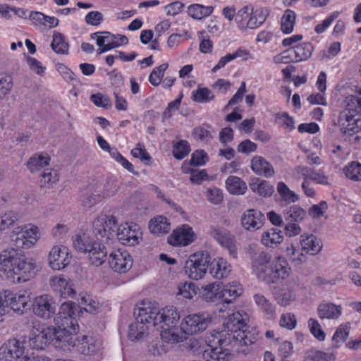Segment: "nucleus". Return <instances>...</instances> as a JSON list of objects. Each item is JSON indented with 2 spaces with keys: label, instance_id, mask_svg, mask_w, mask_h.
<instances>
[{
  "label": "nucleus",
  "instance_id": "nucleus-1",
  "mask_svg": "<svg viewBox=\"0 0 361 361\" xmlns=\"http://www.w3.org/2000/svg\"><path fill=\"white\" fill-rule=\"evenodd\" d=\"M76 304L64 302L54 318L56 326H49L39 331L30 341V345L37 350H43L47 344L52 343L56 348L71 350L78 340L79 326L73 315Z\"/></svg>",
  "mask_w": 361,
  "mask_h": 361
},
{
  "label": "nucleus",
  "instance_id": "nucleus-2",
  "mask_svg": "<svg viewBox=\"0 0 361 361\" xmlns=\"http://www.w3.org/2000/svg\"><path fill=\"white\" fill-rule=\"evenodd\" d=\"M249 253L252 268L259 280L268 284L276 283L289 275L290 269L283 257H278L272 260L268 252L252 247H250Z\"/></svg>",
  "mask_w": 361,
  "mask_h": 361
},
{
  "label": "nucleus",
  "instance_id": "nucleus-3",
  "mask_svg": "<svg viewBox=\"0 0 361 361\" xmlns=\"http://www.w3.org/2000/svg\"><path fill=\"white\" fill-rule=\"evenodd\" d=\"M38 266L32 259L22 255L17 249L6 250L0 254V276L20 281H27L32 278Z\"/></svg>",
  "mask_w": 361,
  "mask_h": 361
},
{
  "label": "nucleus",
  "instance_id": "nucleus-4",
  "mask_svg": "<svg viewBox=\"0 0 361 361\" xmlns=\"http://www.w3.org/2000/svg\"><path fill=\"white\" fill-rule=\"evenodd\" d=\"M73 247L78 252L88 253L90 261L95 266L102 265L106 260L107 250L97 243L87 233L79 231L73 236Z\"/></svg>",
  "mask_w": 361,
  "mask_h": 361
},
{
  "label": "nucleus",
  "instance_id": "nucleus-5",
  "mask_svg": "<svg viewBox=\"0 0 361 361\" xmlns=\"http://www.w3.org/2000/svg\"><path fill=\"white\" fill-rule=\"evenodd\" d=\"M249 319L248 315L243 312H235L229 314L224 323V329L216 332V338L219 339L225 345L238 342V334L247 326Z\"/></svg>",
  "mask_w": 361,
  "mask_h": 361
},
{
  "label": "nucleus",
  "instance_id": "nucleus-6",
  "mask_svg": "<svg viewBox=\"0 0 361 361\" xmlns=\"http://www.w3.org/2000/svg\"><path fill=\"white\" fill-rule=\"evenodd\" d=\"M118 227L117 219L113 215L101 214L92 224L94 237L104 243L116 239Z\"/></svg>",
  "mask_w": 361,
  "mask_h": 361
},
{
  "label": "nucleus",
  "instance_id": "nucleus-7",
  "mask_svg": "<svg viewBox=\"0 0 361 361\" xmlns=\"http://www.w3.org/2000/svg\"><path fill=\"white\" fill-rule=\"evenodd\" d=\"M157 318L159 326L157 328L161 329V338L168 342L176 341V336L173 329L180 319L177 310L173 307H166L161 310L159 309Z\"/></svg>",
  "mask_w": 361,
  "mask_h": 361
},
{
  "label": "nucleus",
  "instance_id": "nucleus-8",
  "mask_svg": "<svg viewBox=\"0 0 361 361\" xmlns=\"http://www.w3.org/2000/svg\"><path fill=\"white\" fill-rule=\"evenodd\" d=\"M216 332H214L209 339V344L203 351V358L205 361H228L231 352L235 351L232 345H225L218 338H216Z\"/></svg>",
  "mask_w": 361,
  "mask_h": 361
},
{
  "label": "nucleus",
  "instance_id": "nucleus-9",
  "mask_svg": "<svg viewBox=\"0 0 361 361\" xmlns=\"http://www.w3.org/2000/svg\"><path fill=\"white\" fill-rule=\"evenodd\" d=\"M209 262L210 257L207 253H195L185 262V271L190 279H200L206 274Z\"/></svg>",
  "mask_w": 361,
  "mask_h": 361
},
{
  "label": "nucleus",
  "instance_id": "nucleus-10",
  "mask_svg": "<svg viewBox=\"0 0 361 361\" xmlns=\"http://www.w3.org/2000/svg\"><path fill=\"white\" fill-rule=\"evenodd\" d=\"M10 238L17 248L30 247L37 240V228L31 225L17 226L11 231Z\"/></svg>",
  "mask_w": 361,
  "mask_h": 361
},
{
  "label": "nucleus",
  "instance_id": "nucleus-11",
  "mask_svg": "<svg viewBox=\"0 0 361 361\" xmlns=\"http://www.w3.org/2000/svg\"><path fill=\"white\" fill-rule=\"evenodd\" d=\"M142 231L135 224L125 223L118 226L116 238L124 245L135 246L142 239Z\"/></svg>",
  "mask_w": 361,
  "mask_h": 361
},
{
  "label": "nucleus",
  "instance_id": "nucleus-12",
  "mask_svg": "<svg viewBox=\"0 0 361 361\" xmlns=\"http://www.w3.org/2000/svg\"><path fill=\"white\" fill-rule=\"evenodd\" d=\"M211 319L204 314H192L186 316L180 324L182 331L187 334H194L204 331Z\"/></svg>",
  "mask_w": 361,
  "mask_h": 361
},
{
  "label": "nucleus",
  "instance_id": "nucleus-13",
  "mask_svg": "<svg viewBox=\"0 0 361 361\" xmlns=\"http://www.w3.org/2000/svg\"><path fill=\"white\" fill-rule=\"evenodd\" d=\"M344 136H353L361 130L360 115L339 113L336 124Z\"/></svg>",
  "mask_w": 361,
  "mask_h": 361
},
{
  "label": "nucleus",
  "instance_id": "nucleus-14",
  "mask_svg": "<svg viewBox=\"0 0 361 361\" xmlns=\"http://www.w3.org/2000/svg\"><path fill=\"white\" fill-rule=\"evenodd\" d=\"M209 234L223 247L226 248L228 251L231 257L233 258L237 257V249L235 238L228 231L223 228L211 226Z\"/></svg>",
  "mask_w": 361,
  "mask_h": 361
},
{
  "label": "nucleus",
  "instance_id": "nucleus-15",
  "mask_svg": "<svg viewBox=\"0 0 361 361\" xmlns=\"http://www.w3.org/2000/svg\"><path fill=\"white\" fill-rule=\"evenodd\" d=\"M133 259L126 251L120 250L112 251L109 258L110 267L116 272L126 273L133 266Z\"/></svg>",
  "mask_w": 361,
  "mask_h": 361
},
{
  "label": "nucleus",
  "instance_id": "nucleus-16",
  "mask_svg": "<svg viewBox=\"0 0 361 361\" xmlns=\"http://www.w3.org/2000/svg\"><path fill=\"white\" fill-rule=\"evenodd\" d=\"M159 307L154 302L143 303L142 307L135 312V319L140 323L152 324L154 327L159 326L158 322Z\"/></svg>",
  "mask_w": 361,
  "mask_h": 361
},
{
  "label": "nucleus",
  "instance_id": "nucleus-17",
  "mask_svg": "<svg viewBox=\"0 0 361 361\" xmlns=\"http://www.w3.org/2000/svg\"><path fill=\"white\" fill-rule=\"evenodd\" d=\"M56 303L48 295L36 298L32 303L33 313L39 317L49 319L55 313Z\"/></svg>",
  "mask_w": 361,
  "mask_h": 361
},
{
  "label": "nucleus",
  "instance_id": "nucleus-18",
  "mask_svg": "<svg viewBox=\"0 0 361 361\" xmlns=\"http://www.w3.org/2000/svg\"><path fill=\"white\" fill-rule=\"evenodd\" d=\"M23 343L16 339H10L0 348V355L6 361H16L24 353Z\"/></svg>",
  "mask_w": 361,
  "mask_h": 361
},
{
  "label": "nucleus",
  "instance_id": "nucleus-19",
  "mask_svg": "<svg viewBox=\"0 0 361 361\" xmlns=\"http://www.w3.org/2000/svg\"><path fill=\"white\" fill-rule=\"evenodd\" d=\"M71 257L66 247L54 246L49 255V264L55 270H61L70 263Z\"/></svg>",
  "mask_w": 361,
  "mask_h": 361
},
{
  "label": "nucleus",
  "instance_id": "nucleus-20",
  "mask_svg": "<svg viewBox=\"0 0 361 361\" xmlns=\"http://www.w3.org/2000/svg\"><path fill=\"white\" fill-rule=\"evenodd\" d=\"M194 240V233L188 225H183L174 230L168 237V243L173 246L188 245Z\"/></svg>",
  "mask_w": 361,
  "mask_h": 361
},
{
  "label": "nucleus",
  "instance_id": "nucleus-21",
  "mask_svg": "<svg viewBox=\"0 0 361 361\" xmlns=\"http://www.w3.org/2000/svg\"><path fill=\"white\" fill-rule=\"evenodd\" d=\"M238 334V342L235 344L231 343V345H232V348H235V352L246 355L248 349L244 348V346L255 343L258 339V334L255 330H248L247 326L243 331H240Z\"/></svg>",
  "mask_w": 361,
  "mask_h": 361
},
{
  "label": "nucleus",
  "instance_id": "nucleus-22",
  "mask_svg": "<svg viewBox=\"0 0 361 361\" xmlns=\"http://www.w3.org/2000/svg\"><path fill=\"white\" fill-rule=\"evenodd\" d=\"M264 214L257 209H248L242 216L241 223L245 229L254 231L259 229L264 221Z\"/></svg>",
  "mask_w": 361,
  "mask_h": 361
},
{
  "label": "nucleus",
  "instance_id": "nucleus-23",
  "mask_svg": "<svg viewBox=\"0 0 361 361\" xmlns=\"http://www.w3.org/2000/svg\"><path fill=\"white\" fill-rule=\"evenodd\" d=\"M52 289L59 293L62 298H73L75 295L72 284L69 280L63 276H54L50 280Z\"/></svg>",
  "mask_w": 361,
  "mask_h": 361
},
{
  "label": "nucleus",
  "instance_id": "nucleus-24",
  "mask_svg": "<svg viewBox=\"0 0 361 361\" xmlns=\"http://www.w3.org/2000/svg\"><path fill=\"white\" fill-rule=\"evenodd\" d=\"M97 36V44L99 47V54L106 52L110 49L118 47L117 36L109 32H97L92 34V38Z\"/></svg>",
  "mask_w": 361,
  "mask_h": 361
},
{
  "label": "nucleus",
  "instance_id": "nucleus-25",
  "mask_svg": "<svg viewBox=\"0 0 361 361\" xmlns=\"http://www.w3.org/2000/svg\"><path fill=\"white\" fill-rule=\"evenodd\" d=\"M251 169L255 174L266 178L272 177L275 173L272 165L260 156H255L252 159Z\"/></svg>",
  "mask_w": 361,
  "mask_h": 361
},
{
  "label": "nucleus",
  "instance_id": "nucleus-26",
  "mask_svg": "<svg viewBox=\"0 0 361 361\" xmlns=\"http://www.w3.org/2000/svg\"><path fill=\"white\" fill-rule=\"evenodd\" d=\"M242 293L243 288L241 286L235 282L228 283L224 286V288L221 287L220 299L222 300V305L232 303Z\"/></svg>",
  "mask_w": 361,
  "mask_h": 361
},
{
  "label": "nucleus",
  "instance_id": "nucleus-27",
  "mask_svg": "<svg viewBox=\"0 0 361 361\" xmlns=\"http://www.w3.org/2000/svg\"><path fill=\"white\" fill-rule=\"evenodd\" d=\"M209 264V272L216 279L226 278L231 271V266L222 257L215 258Z\"/></svg>",
  "mask_w": 361,
  "mask_h": 361
},
{
  "label": "nucleus",
  "instance_id": "nucleus-28",
  "mask_svg": "<svg viewBox=\"0 0 361 361\" xmlns=\"http://www.w3.org/2000/svg\"><path fill=\"white\" fill-rule=\"evenodd\" d=\"M8 300V310L11 309L15 312L21 314L26 310L28 303L30 302V295L27 292L16 294L11 292Z\"/></svg>",
  "mask_w": 361,
  "mask_h": 361
},
{
  "label": "nucleus",
  "instance_id": "nucleus-29",
  "mask_svg": "<svg viewBox=\"0 0 361 361\" xmlns=\"http://www.w3.org/2000/svg\"><path fill=\"white\" fill-rule=\"evenodd\" d=\"M341 313V306L331 302H323L317 307V314L321 319H336Z\"/></svg>",
  "mask_w": 361,
  "mask_h": 361
},
{
  "label": "nucleus",
  "instance_id": "nucleus-30",
  "mask_svg": "<svg viewBox=\"0 0 361 361\" xmlns=\"http://www.w3.org/2000/svg\"><path fill=\"white\" fill-rule=\"evenodd\" d=\"M249 185L253 192L263 197H271L274 192V188L271 184L267 180H260L259 178L252 179Z\"/></svg>",
  "mask_w": 361,
  "mask_h": 361
},
{
  "label": "nucleus",
  "instance_id": "nucleus-31",
  "mask_svg": "<svg viewBox=\"0 0 361 361\" xmlns=\"http://www.w3.org/2000/svg\"><path fill=\"white\" fill-rule=\"evenodd\" d=\"M300 243L302 246V251L305 253H309L314 255L318 253L322 249L321 240L314 235L300 236Z\"/></svg>",
  "mask_w": 361,
  "mask_h": 361
},
{
  "label": "nucleus",
  "instance_id": "nucleus-32",
  "mask_svg": "<svg viewBox=\"0 0 361 361\" xmlns=\"http://www.w3.org/2000/svg\"><path fill=\"white\" fill-rule=\"evenodd\" d=\"M281 231L276 228L264 231L261 237V243L266 247H273L283 241Z\"/></svg>",
  "mask_w": 361,
  "mask_h": 361
},
{
  "label": "nucleus",
  "instance_id": "nucleus-33",
  "mask_svg": "<svg viewBox=\"0 0 361 361\" xmlns=\"http://www.w3.org/2000/svg\"><path fill=\"white\" fill-rule=\"evenodd\" d=\"M221 283L214 282L202 286L200 294L203 300L207 302H214L217 298L220 299Z\"/></svg>",
  "mask_w": 361,
  "mask_h": 361
},
{
  "label": "nucleus",
  "instance_id": "nucleus-34",
  "mask_svg": "<svg viewBox=\"0 0 361 361\" xmlns=\"http://www.w3.org/2000/svg\"><path fill=\"white\" fill-rule=\"evenodd\" d=\"M149 228L152 233L159 235L168 233L171 230V226L166 217L159 216L150 221Z\"/></svg>",
  "mask_w": 361,
  "mask_h": 361
},
{
  "label": "nucleus",
  "instance_id": "nucleus-35",
  "mask_svg": "<svg viewBox=\"0 0 361 361\" xmlns=\"http://www.w3.org/2000/svg\"><path fill=\"white\" fill-rule=\"evenodd\" d=\"M102 343L100 340L93 338H88L84 336L80 343V350L84 355H92L99 353L102 348Z\"/></svg>",
  "mask_w": 361,
  "mask_h": 361
},
{
  "label": "nucleus",
  "instance_id": "nucleus-36",
  "mask_svg": "<svg viewBox=\"0 0 361 361\" xmlns=\"http://www.w3.org/2000/svg\"><path fill=\"white\" fill-rule=\"evenodd\" d=\"M213 11V6H205L199 4H191L187 8L188 16L196 20H201L205 17L209 16Z\"/></svg>",
  "mask_w": 361,
  "mask_h": 361
},
{
  "label": "nucleus",
  "instance_id": "nucleus-37",
  "mask_svg": "<svg viewBox=\"0 0 361 361\" xmlns=\"http://www.w3.org/2000/svg\"><path fill=\"white\" fill-rule=\"evenodd\" d=\"M226 186L228 191L233 195H243L247 190L245 182L237 176H229L226 180Z\"/></svg>",
  "mask_w": 361,
  "mask_h": 361
},
{
  "label": "nucleus",
  "instance_id": "nucleus-38",
  "mask_svg": "<svg viewBox=\"0 0 361 361\" xmlns=\"http://www.w3.org/2000/svg\"><path fill=\"white\" fill-rule=\"evenodd\" d=\"M305 216V211L298 205H292L283 210V217L286 221L300 223Z\"/></svg>",
  "mask_w": 361,
  "mask_h": 361
},
{
  "label": "nucleus",
  "instance_id": "nucleus-39",
  "mask_svg": "<svg viewBox=\"0 0 361 361\" xmlns=\"http://www.w3.org/2000/svg\"><path fill=\"white\" fill-rule=\"evenodd\" d=\"M342 110L340 113L346 114L360 115L361 111V104L358 100V97L350 95L345 98L342 102Z\"/></svg>",
  "mask_w": 361,
  "mask_h": 361
},
{
  "label": "nucleus",
  "instance_id": "nucleus-40",
  "mask_svg": "<svg viewBox=\"0 0 361 361\" xmlns=\"http://www.w3.org/2000/svg\"><path fill=\"white\" fill-rule=\"evenodd\" d=\"M50 157L48 154H36L31 157L27 162V168L31 173H35L48 166Z\"/></svg>",
  "mask_w": 361,
  "mask_h": 361
},
{
  "label": "nucleus",
  "instance_id": "nucleus-41",
  "mask_svg": "<svg viewBox=\"0 0 361 361\" xmlns=\"http://www.w3.org/2000/svg\"><path fill=\"white\" fill-rule=\"evenodd\" d=\"M336 355L334 353H324L312 348L307 350L303 356V361H334Z\"/></svg>",
  "mask_w": 361,
  "mask_h": 361
},
{
  "label": "nucleus",
  "instance_id": "nucleus-42",
  "mask_svg": "<svg viewBox=\"0 0 361 361\" xmlns=\"http://www.w3.org/2000/svg\"><path fill=\"white\" fill-rule=\"evenodd\" d=\"M53 51L58 54H68L69 44L65 41V36L60 32H54L51 44Z\"/></svg>",
  "mask_w": 361,
  "mask_h": 361
},
{
  "label": "nucleus",
  "instance_id": "nucleus-43",
  "mask_svg": "<svg viewBox=\"0 0 361 361\" xmlns=\"http://www.w3.org/2000/svg\"><path fill=\"white\" fill-rule=\"evenodd\" d=\"M295 62L307 60L312 55L313 47L309 42H304L299 45L291 47Z\"/></svg>",
  "mask_w": 361,
  "mask_h": 361
},
{
  "label": "nucleus",
  "instance_id": "nucleus-44",
  "mask_svg": "<svg viewBox=\"0 0 361 361\" xmlns=\"http://www.w3.org/2000/svg\"><path fill=\"white\" fill-rule=\"evenodd\" d=\"M296 14L290 9L285 11L281 20V29L285 34H289L293 32L295 24Z\"/></svg>",
  "mask_w": 361,
  "mask_h": 361
},
{
  "label": "nucleus",
  "instance_id": "nucleus-45",
  "mask_svg": "<svg viewBox=\"0 0 361 361\" xmlns=\"http://www.w3.org/2000/svg\"><path fill=\"white\" fill-rule=\"evenodd\" d=\"M277 192L281 197V203H293L298 200V195L283 183L279 182L277 185Z\"/></svg>",
  "mask_w": 361,
  "mask_h": 361
},
{
  "label": "nucleus",
  "instance_id": "nucleus-46",
  "mask_svg": "<svg viewBox=\"0 0 361 361\" xmlns=\"http://www.w3.org/2000/svg\"><path fill=\"white\" fill-rule=\"evenodd\" d=\"M192 99L198 103H207L214 99V94L207 87H199L192 92Z\"/></svg>",
  "mask_w": 361,
  "mask_h": 361
},
{
  "label": "nucleus",
  "instance_id": "nucleus-47",
  "mask_svg": "<svg viewBox=\"0 0 361 361\" xmlns=\"http://www.w3.org/2000/svg\"><path fill=\"white\" fill-rule=\"evenodd\" d=\"M253 11V7L251 6H245L243 8H240L237 13L235 16V22L238 25V27L242 31L245 30L246 23L250 18V16L252 14Z\"/></svg>",
  "mask_w": 361,
  "mask_h": 361
},
{
  "label": "nucleus",
  "instance_id": "nucleus-48",
  "mask_svg": "<svg viewBox=\"0 0 361 361\" xmlns=\"http://www.w3.org/2000/svg\"><path fill=\"white\" fill-rule=\"evenodd\" d=\"M147 329V326L145 323H140L135 319V322L129 326L128 338L131 341L140 339Z\"/></svg>",
  "mask_w": 361,
  "mask_h": 361
},
{
  "label": "nucleus",
  "instance_id": "nucleus-49",
  "mask_svg": "<svg viewBox=\"0 0 361 361\" xmlns=\"http://www.w3.org/2000/svg\"><path fill=\"white\" fill-rule=\"evenodd\" d=\"M190 152V147L188 141L180 140L173 142L172 153L177 159H182L186 157Z\"/></svg>",
  "mask_w": 361,
  "mask_h": 361
},
{
  "label": "nucleus",
  "instance_id": "nucleus-50",
  "mask_svg": "<svg viewBox=\"0 0 361 361\" xmlns=\"http://www.w3.org/2000/svg\"><path fill=\"white\" fill-rule=\"evenodd\" d=\"M344 173L349 179L359 181L361 180V164L358 162L352 161L345 167Z\"/></svg>",
  "mask_w": 361,
  "mask_h": 361
},
{
  "label": "nucleus",
  "instance_id": "nucleus-51",
  "mask_svg": "<svg viewBox=\"0 0 361 361\" xmlns=\"http://www.w3.org/2000/svg\"><path fill=\"white\" fill-rule=\"evenodd\" d=\"M13 79L10 75L0 74V100L4 99L11 92Z\"/></svg>",
  "mask_w": 361,
  "mask_h": 361
},
{
  "label": "nucleus",
  "instance_id": "nucleus-52",
  "mask_svg": "<svg viewBox=\"0 0 361 361\" xmlns=\"http://www.w3.org/2000/svg\"><path fill=\"white\" fill-rule=\"evenodd\" d=\"M350 326L348 324H341L336 329L334 333L332 340L334 345L337 348L339 343L344 342L349 335Z\"/></svg>",
  "mask_w": 361,
  "mask_h": 361
},
{
  "label": "nucleus",
  "instance_id": "nucleus-53",
  "mask_svg": "<svg viewBox=\"0 0 361 361\" xmlns=\"http://www.w3.org/2000/svg\"><path fill=\"white\" fill-rule=\"evenodd\" d=\"M18 219L17 214L9 211L0 216V231H5L13 226Z\"/></svg>",
  "mask_w": 361,
  "mask_h": 361
},
{
  "label": "nucleus",
  "instance_id": "nucleus-54",
  "mask_svg": "<svg viewBox=\"0 0 361 361\" xmlns=\"http://www.w3.org/2000/svg\"><path fill=\"white\" fill-rule=\"evenodd\" d=\"M254 299L257 306L266 314H271L274 312V305L262 294H255Z\"/></svg>",
  "mask_w": 361,
  "mask_h": 361
},
{
  "label": "nucleus",
  "instance_id": "nucleus-55",
  "mask_svg": "<svg viewBox=\"0 0 361 361\" xmlns=\"http://www.w3.org/2000/svg\"><path fill=\"white\" fill-rule=\"evenodd\" d=\"M295 295L290 289H282L276 295L277 302L281 306H287L295 300Z\"/></svg>",
  "mask_w": 361,
  "mask_h": 361
},
{
  "label": "nucleus",
  "instance_id": "nucleus-56",
  "mask_svg": "<svg viewBox=\"0 0 361 361\" xmlns=\"http://www.w3.org/2000/svg\"><path fill=\"white\" fill-rule=\"evenodd\" d=\"M168 63H162L153 69L149 75V80L154 86H158L164 76L165 71L167 69Z\"/></svg>",
  "mask_w": 361,
  "mask_h": 361
},
{
  "label": "nucleus",
  "instance_id": "nucleus-57",
  "mask_svg": "<svg viewBox=\"0 0 361 361\" xmlns=\"http://www.w3.org/2000/svg\"><path fill=\"white\" fill-rule=\"evenodd\" d=\"M286 255L290 262L296 264H300L305 260V255L292 244L286 247Z\"/></svg>",
  "mask_w": 361,
  "mask_h": 361
},
{
  "label": "nucleus",
  "instance_id": "nucleus-58",
  "mask_svg": "<svg viewBox=\"0 0 361 361\" xmlns=\"http://www.w3.org/2000/svg\"><path fill=\"white\" fill-rule=\"evenodd\" d=\"M308 326L311 334L314 336V338L320 341L325 339L326 334L317 320L310 318L308 320Z\"/></svg>",
  "mask_w": 361,
  "mask_h": 361
},
{
  "label": "nucleus",
  "instance_id": "nucleus-59",
  "mask_svg": "<svg viewBox=\"0 0 361 361\" xmlns=\"http://www.w3.org/2000/svg\"><path fill=\"white\" fill-rule=\"evenodd\" d=\"M131 154L135 158L140 159L146 164H149L152 161V157L147 152L145 147L141 143H137V147L131 150Z\"/></svg>",
  "mask_w": 361,
  "mask_h": 361
},
{
  "label": "nucleus",
  "instance_id": "nucleus-60",
  "mask_svg": "<svg viewBox=\"0 0 361 361\" xmlns=\"http://www.w3.org/2000/svg\"><path fill=\"white\" fill-rule=\"evenodd\" d=\"M90 100L94 105L99 107L109 109L111 106V102L109 98L101 93L92 94Z\"/></svg>",
  "mask_w": 361,
  "mask_h": 361
},
{
  "label": "nucleus",
  "instance_id": "nucleus-61",
  "mask_svg": "<svg viewBox=\"0 0 361 361\" xmlns=\"http://www.w3.org/2000/svg\"><path fill=\"white\" fill-rule=\"evenodd\" d=\"M209 160V157L204 150H196L192 154L190 163L194 166H203Z\"/></svg>",
  "mask_w": 361,
  "mask_h": 361
},
{
  "label": "nucleus",
  "instance_id": "nucleus-62",
  "mask_svg": "<svg viewBox=\"0 0 361 361\" xmlns=\"http://www.w3.org/2000/svg\"><path fill=\"white\" fill-rule=\"evenodd\" d=\"M295 58L293 49L290 48L275 56L274 61L276 63H288L290 62H295Z\"/></svg>",
  "mask_w": 361,
  "mask_h": 361
},
{
  "label": "nucleus",
  "instance_id": "nucleus-63",
  "mask_svg": "<svg viewBox=\"0 0 361 361\" xmlns=\"http://www.w3.org/2000/svg\"><path fill=\"white\" fill-rule=\"evenodd\" d=\"M328 209L327 202H320L318 204H314L309 209V214L314 219L320 218Z\"/></svg>",
  "mask_w": 361,
  "mask_h": 361
},
{
  "label": "nucleus",
  "instance_id": "nucleus-64",
  "mask_svg": "<svg viewBox=\"0 0 361 361\" xmlns=\"http://www.w3.org/2000/svg\"><path fill=\"white\" fill-rule=\"evenodd\" d=\"M40 176L42 186H46V185H52L59 180L56 171L52 169L44 171Z\"/></svg>",
  "mask_w": 361,
  "mask_h": 361
}]
</instances>
